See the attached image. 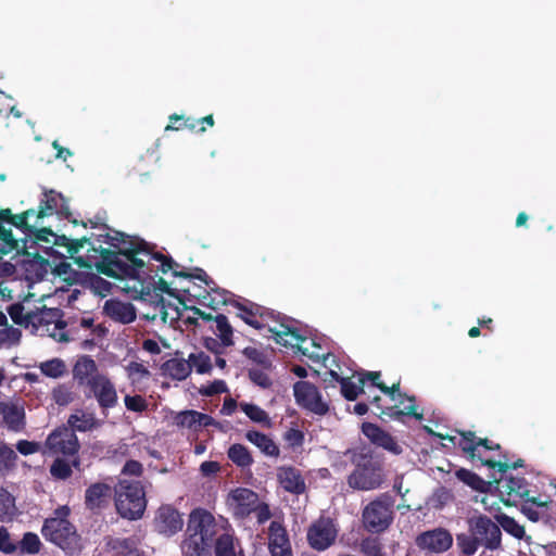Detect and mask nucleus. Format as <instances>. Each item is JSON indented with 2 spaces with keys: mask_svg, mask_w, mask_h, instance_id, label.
Returning <instances> with one entry per match:
<instances>
[{
  "mask_svg": "<svg viewBox=\"0 0 556 556\" xmlns=\"http://www.w3.org/2000/svg\"><path fill=\"white\" fill-rule=\"evenodd\" d=\"M105 232L92 233L91 239L110 244L114 250L100 248L98 270L116 279H135L144 271L147 264L141 252L148 251V242L139 237L128 236L122 231L108 232V225H101Z\"/></svg>",
  "mask_w": 556,
  "mask_h": 556,
  "instance_id": "1",
  "label": "nucleus"
},
{
  "mask_svg": "<svg viewBox=\"0 0 556 556\" xmlns=\"http://www.w3.org/2000/svg\"><path fill=\"white\" fill-rule=\"evenodd\" d=\"M231 305L238 309L237 316L249 326L255 329L267 328L274 334L276 343L286 348H296L306 354L300 346L306 341V337L291 326V320L287 316L248 300L232 301Z\"/></svg>",
  "mask_w": 556,
  "mask_h": 556,
  "instance_id": "2",
  "label": "nucleus"
},
{
  "mask_svg": "<svg viewBox=\"0 0 556 556\" xmlns=\"http://www.w3.org/2000/svg\"><path fill=\"white\" fill-rule=\"evenodd\" d=\"M468 531L456 534V544L463 556H472L480 546L496 551L502 546L500 526L486 515H473L467 519Z\"/></svg>",
  "mask_w": 556,
  "mask_h": 556,
  "instance_id": "3",
  "label": "nucleus"
},
{
  "mask_svg": "<svg viewBox=\"0 0 556 556\" xmlns=\"http://www.w3.org/2000/svg\"><path fill=\"white\" fill-rule=\"evenodd\" d=\"M55 517L47 518L41 533L43 538L62 548L67 554H74L81 549L80 535L75 526L67 520L70 508L62 506L55 510Z\"/></svg>",
  "mask_w": 556,
  "mask_h": 556,
  "instance_id": "4",
  "label": "nucleus"
},
{
  "mask_svg": "<svg viewBox=\"0 0 556 556\" xmlns=\"http://www.w3.org/2000/svg\"><path fill=\"white\" fill-rule=\"evenodd\" d=\"M493 482L496 491L500 493L501 501L506 506H514L517 503L527 500L528 503L535 505L538 508L547 507L548 500L541 496H531L529 483L523 477L506 475L493 476Z\"/></svg>",
  "mask_w": 556,
  "mask_h": 556,
  "instance_id": "5",
  "label": "nucleus"
},
{
  "mask_svg": "<svg viewBox=\"0 0 556 556\" xmlns=\"http://www.w3.org/2000/svg\"><path fill=\"white\" fill-rule=\"evenodd\" d=\"M115 506L123 518L129 520L141 518L147 506L141 483L139 481H121L118 489L115 491Z\"/></svg>",
  "mask_w": 556,
  "mask_h": 556,
  "instance_id": "6",
  "label": "nucleus"
},
{
  "mask_svg": "<svg viewBox=\"0 0 556 556\" xmlns=\"http://www.w3.org/2000/svg\"><path fill=\"white\" fill-rule=\"evenodd\" d=\"M143 262L148 264L144 258ZM152 271L153 269L151 268V266L147 265L144 267V271H142L140 276L138 278H135L134 280L141 281L140 300L153 304L154 308L159 309L162 319L166 321L167 312L165 306V300L162 294L166 293L169 296L176 298L179 300L180 303H182V300L177 293V290L172 289L169 287V283L164 278L160 277L155 281L154 277L151 276Z\"/></svg>",
  "mask_w": 556,
  "mask_h": 556,
  "instance_id": "7",
  "label": "nucleus"
},
{
  "mask_svg": "<svg viewBox=\"0 0 556 556\" xmlns=\"http://www.w3.org/2000/svg\"><path fill=\"white\" fill-rule=\"evenodd\" d=\"M393 500L383 494L368 503L362 513L364 529L369 533L384 532L393 521Z\"/></svg>",
  "mask_w": 556,
  "mask_h": 556,
  "instance_id": "8",
  "label": "nucleus"
},
{
  "mask_svg": "<svg viewBox=\"0 0 556 556\" xmlns=\"http://www.w3.org/2000/svg\"><path fill=\"white\" fill-rule=\"evenodd\" d=\"M67 330L62 334L64 341L83 339L85 346L94 344V339L103 338L108 329L102 325H96L90 316H75L65 321Z\"/></svg>",
  "mask_w": 556,
  "mask_h": 556,
  "instance_id": "9",
  "label": "nucleus"
},
{
  "mask_svg": "<svg viewBox=\"0 0 556 556\" xmlns=\"http://www.w3.org/2000/svg\"><path fill=\"white\" fill-rule=\"evenodd\" d=\"M141 256L147 257L146 262L148 263L149 266L151 260L161 263L157 270H155V274H157V271H161L163 274L172 271L174 277L198 279L204 282L206 286H210V283L213 282V279L208 277L206 271L200 267H194L192 271L179 270L178 268L180 267V265L178 263H176L170 256L164 255L161 252H154L153 247L150 243H148V251L141 252L139 254V257Z\"/></svg>",
  "mask_w": 556,
  "mask_h": 556,
  "instance_id": "10",
  "label": "nucleus"
},
{
  "mask_svg": "<svg viewBox=\"0 0 556 556\" xmlns=\"http://www.w3.org/2000/svg\"><path fill=\"white\" fill-rule=\"evenodd\" d=\"M348 483L356 490H374L382 483L381 467L371 458L362 457L348 478Z\"/></svg>",
  "mask_w": 556,
  "mask_h": 556,
  "instance_id": "11",
  "label": "nucleus"
},
{
  "mask_svg": "<svg viewBox=\"0 0 556 556\" xmlns=\"http://www.w3.org/2000/svg\"><path fill=\"white\" fill-rule=\"evenodd\" d=\"M296 403L304 409L325 416L329 412V405L321 397L317 387L308 381H298L293 386Z\"/></svg>",
  "mask_w": 556,
  "mask_h": 556,
  "instance_id": "12",
  "label": "nucleus"
},
{
  "mask_svg": "<svg viewBox=\"0 0 556 556\" xmlns=\"http://www.w3.org/2000/svg\"><path fill=\"white\" fill-rule=\"evenodd\" d=\"M58 215L61 218L70 220L73 225H78L77 219H72V212L65 197L53 189L45 190L40 199L38 211L36 212L37 219H42L47 216Z\"/></svg>",
  "mask_w": 556,
  "mask_h": 556,
  "instance_id": "13",
  "label": "nucleus"
},
{
  "mask_svg": "<svg viewBox=\"0 0 556 556\" xmlns=\"http://www.w3.org/2000/svg\"><path fill=\"white\" fill-rule=\"evenodd\" d=\"M46 446L52 454L75 456L79 452L80 443L72 429L62 426L54 429L48 435Z\"/></svg>",
  "mask_w": 556,
  "mask_h": 556,
  "instance_id": "14",
  "label": "nucleus"
},
{
  "mask_svg": "<svg viewBox=\"0 0 556 556\" xmlns=\"http://www.w3.org/2000/svg\"><path fill=\"white\" fill-rule=\"evenodd\" d=\"M86 397H94L99 407L104 412L117 405L118 395L115 384L106 375L97 376L86 388Z\"/></svg>",
  "mask_w": 556,
  "mask_h": 556,
  "instance_id": "15",
  "label": "nucleus"
},
{
  "mask_svg": "<svg viewBox=\"0 0 556 556\" xmlns=\"http://www.w3.org/2000/svg\"><path fill=\"white\" fill-rule=\"evenodd\" d=\"M337 529L329 518H319L307 530V542L316 551H325L333 544Z\"/></svg>",
  "mask_w": 556,
  "mask_h": 556,
  "instance_id": "16",
  "label": "nucleus"
},
{
  "mask_svg": "<svg viewBox=\"0 0 556 556\" xmlns=\"http://www.w3.org/2000/svg\"><path fill=\"white\" fill-rule=\"evenodd\" d=\"M416 544L420 549L431 553H443L452 546L453 536L447 530L437 528L420 533L416 538Z\"/></svg>",
  "mask_w": 556,
  "mask_h": 556,
  "instance_id": "17",
  "label": "nucleus"
},
{
  "mask_svg": "<svg viewBox=\"0 0 556 556\" xmlns=\"http://www.w3.org/2000/svg\"><path fill=\"white\" fill-rule=\"evenodd\" d=\"M187 532L203 536L206 540H213L216 533L214 516L203 508L193 509L189 515Z\"/></svg>",
  "mask_w": 556,
  "mask_h": 556,
  "instance_id": "18",
  "label": "nucleus"
},
{
  "mask_svg": "<svg viewBox=\"0 0 556 556\" xmlns=\"http://www.w3.org/2000/svg\"><path fill=\"white\" fill-rule=\"evenodd\" d=\"M362 432L375 446L381 447L393 455L402 454L403 448L395 438L378 425L364 422L362 425Z\"/></svg>",
  "mask_w": 556,
  "mask_h": 556,
  "instance_id": "19",
  "label": "nucleus"
},
{
  "mask_svg": "<svg viewBox=\"0 0 556 556\" xmlns=\"http://www.w3.org/2000/svg\"><path fill=\"white\" fill-rule=\"evenodd\" d=\"M184 520L180 513L172 505H162L154 517L155 530L165 535H173L180 531Z\"/></svg>",
  "mask_w": 556,
  "mask_h": 556,
  "instance_id": "20",
  "label": "nucleus"
},
{
  "mask_svg": "<svg viewBox=\"0 0 556 556\" xmlns=\"http://www.w3.org/2000/svg\"><path fill=\"white\" fill-rule=\"evenodd\" d=\"M277 480L288 493L301 495L306 491L305 478L300 469L293 466H280L277 469Z\"/></svg>",
  "mask_w": 556,
  "mask_h": 556,
  "instance_id": "21",
  "label": "nucleus"
},
{
  "mask_svg": "<svg viewBox=\"0 0 556 556\" xmlns=\"http://www.w3.org/2000/svg\"><path fill=\"white\" fill-rule=\"evenodd\" d=\"M112 497V488L110 484L104 482H96L90 484L85 492V505L86 507L98 513L105 506H108Z\"/></svg>",
  "mask_w": 556,
  "mask_h": 556,
  "instance_id": "22",
  "label": "nucleus"
},
{
  "mask_svg": "<svg viewBox=\"0 0 556 556\" xmlns=\"http://www.w3.org/2000/svg\"><path fill=\"white\" fill-rule=\"evenodd\" d=\"M214 123L215 122L212 114L195 119L192 117H186L185 115H178L175 113L169 116V124L165 127V131H178L188 129L193 132H204L206 130L204 125L213 127Z\"/></svg>",
  "mask_w": 556,
  "mask_h": 556,
  "instance_id": "23",
  "label": "nucleus"
},
{
  "mask_svg": "<svg viewBox=\"0 0 556 556\" xmlns=\"http://www.w3.org/2000/svg\"><path fill=\"white\" fill-rule=\"evenodd\" d=\"M230 496L235 505V515L240 518H245L253 513L258 500V496L254 491L245 488H238L233 490Z\"/></svg>",
  "mask_w": 556,
  "mask_h": 556,
  "instance_id": "24",
  "label": "nucleus"
},
{
  "mask_svg": "<svg viewBox=\"0 0 556 556\" xmlns=\"http://www.w3.org/2000/svg\"><path fill=\"white\" fill-rule=\"evenodd\" d=\"M102 375L99 372L97 363L89 355L80 356L73 367V378L79 387L87 388L92 379Z\"/></svg>",
  "mask_w": 556,
  "mask_h": 556,
  "instance_id": "25",
  "label": "nucleus"
},
{
  "mask_svg": "<svg viewBox=\"0 0 556 556\" xmlns=\"http://www.w3.org/2000/svg\"><path fill=\"white\" fill-rule=\"evenodd\" d=\"M104 313L111 319L122 324H130L137 317L136 309L131 303L118 300L106 301L104 304Z\"/></svg>",
  "mask_w": 556,
  "mask_h": 556,
  "instance_id": "26",
  "label": "nucleus"
},
{
  "mask_svg": "<svg viewBox=\"0 0 556 556\" xmlns=\"http://www.w3.org/2000/svg\"><path fill=\"white\" fill-rule=\"evenodd\" d=\"M24 255L28 257L24 260V268L28 276L36 280H42L48 274L50 263L39 253H29L24 251Z\"/></svg>",
  "mask_w": 556,
  "mask_h": 556,
  "instance_id": "27",
  "label": "nucleus"
},
{
  "mask_svg": "<svg viewBox=\"0 0 556 556\" xmlns=\"http://www.w3.org/2000/svg\"><path fill=\"white\" fill-rule=\"evenodd\" d=\"M24 305L21 302L13 303L8 307V314L10 315L11 319L14 324L20 326H29L43 323H48V320L38 312L31 311L26 314H24Z\"/></svg>",
  "mask_w": 556,
  "mask_h": 556,
  "instance_id": "28",
  "label": "nucleus"
},
{
  "mask_svg": "<svg viewBox=\"0 0 556 556\" xmlns=\"http://www.w3.org/2000/svg\"><path fill=\"white\" fill-rule=\"evenodd\" d=\"M245 439L250 443L257 446L261 450V452L267 456L278 457L280 455V450L278 445L274 442V440L269 435L261 431L249 430L245 433Z\"/></svg>",
  "mask_w": 556,
  "mask_h": 556,
  "instance_id": "29",
  "label": "nucleus"
},
{
  "mask_svg": "<svg viewBox=\"0 0 556 556\" xmlns=\"http://www.w3.org/2000/svg\"><path fill=\"white\" fill-rule=\"evenodd\" d=\"M161 369L165 376L181 381L191 374V364L189 359L173 357L164 362Z\"/></svg>",
  "mask_w": 556,
  "mask_h": 556,
  "instance_id": "30",
  "label": "nucleus"
},
{
  "mask_svg": "<svg viewBox=\"0 0 556 556\" xmlns=\"http://www.w3.org/2000/svg\"><path fill=\"white\" fill-rule=\"evenodd\" d=\"M212 542L213 540H206L203 536L188 534L181 547L186 556H211Z\"/></svg>",
  "mask_w": 556,
  "mask_h": 556,
  "instance_id": "31",
  "label": "nucleus"
},
{
  "mask_svg": "<svg viewBox=\"0 0 556 556\" xmlns=\"http://www.w3.org/2000/svg\"><path fill=\"white\" fill-rule=\"evenodd\" d=\"M455 476L459 481H462L466 485L470 486L472 490L479 491V492H486L491 488V485L494 483L493 482L494 475H492L490 477L491 478L490 481H485L480 476H478L473 471L466 469V468H460V469L456 470Z\"/></svg>",
  "mask_w": 556,
  "mask_h": 556,
  "instance_id": "32",
  "label": "nucleus"
},
{
  "mask_svg": "<svg viewBox=\"0 0 556 556\" xmlns=\"http://www.w3.org/2000/svg\"><path fill=\"white\" fill-rule=\"evenodd\" d=\"M227 456L238 468H250L253 463V456L249 448L240 443H233L228 447Z\"/></svg>",
  "mask_w": 556,
  "mask_h": 556,
  "instance_id": "33",
  "label": "nucleus"
},
{
  "mask_svg": "<svg viewBox=\"0 0 556 556\" xmlns=\"http://www.w3.org/2000/svg\"><path fill=\"white\" fill-rule=\"evenodd\" d=\"M291 544L288 531L282 522L273 520L268 527V549Z\"/></svg>",
  "mask_w": 556,
  "mask_h": 556,
  "instance_id": "34",
  "label": "nucleus"
},
{
  "mask_svg": "<svg viewBox=\"0 0 556 556\" xmlns=\"http://www.w3.org/2000/svg\"><path fill=\"white\" fill-rule=\"evenodd\" d=\"M213 286H215L214 281L207 286L211 291H206L205 295L199 294V296L203 299L201 304L206 305L215 311L218 309L220 305H231L233 300L228 299L229 292L226 290H219Z\"/></svg>",
  "mask_w": 556,
  "mask_h": 556,
  "instance_id": "35",
  "label": "nucleus"
},
{
  "mask_svg": "<svg viewBox=\"0 0 556 556\" xmlns=\"http://www.w3.org/2000/svg\"><path fill=\"white\" fill-rule=\"evenodd\" d=\"M67 424L70 429L80 432L89 431L98 426V422L93 416V414L85 413L79 410L75 414L70 415L67 419Z\"/></svg>",
  "mask_w": 556,
  "mask_h": 556,
  "instance_id": "36",
  "label": "nucleus"
},
{
  "mask_svg": "<svg viewBox=\"0 0 556 556\" xmlns=\"http://www.w3.org/2000/svg\"><path fill=\"white\" fill-rule=\"evenodd\" d=\"M3 421L12 431H21L24 428V412L15 405H3L1 408Z\"/></svg>",
  "mask_w": 556,
  "mask_h": 556,
  "instance_id": "37",
  "label": "nucleus"
},
{
  "mask_svg": "<svg viewBox=\"0 0 556 556\" xmlns=\"http://www.w3.org/2000/svg\"><path fill=\"white\" fill-rule=\"evenodd\" d=\"M214 321L216 324L214 332L219 338L222 346H231L233 344V328L227 316L224 314H217L214 317Z\"/></svg>",
  "mask_w": 556,
  "mask_h": 556,
  "instance_id": "38",
  "label": "nucleus"
},
{
  "mask_svg": "<svg viewBox=\"0 0 556 556\" xmlns=\"http://www.w3.org/2000/svg\"><path fill=\"white\" fill-rule=\"evenodd\" d=\"M382 415H387L391 419L399 421H402L404 416L414 417L416 420H421L424 418V414L417 412L416 402H410V404L404 409H399L397 406L386 407L378 414L379 417Z\"/></svg>",
  "mask_w": 556,
  "mask_h": 556,
  "instance_id": "39",
  "label": "nucleus"
},
{
  "mask_svg": "<svg viewBox=\"0 0 556 556\" xmlns=\"http://www.w3.org/2000/svg\"><path fill=\"white\" fill-rule=\"evenodd\" d=\"M14 496L5 489L0 488V521H11L16 515Z\"/></svg>",
  "mask_w": 556,
  "mask_h": 556,
  "instance_id": "40",
  "label": "nucleus"
},
{
  "mask_svg": "<svg viewBox=\"0 0 556 556\" xmlns=\"http://www.w3.org/2000/svg\"><path fill=\"white\" fill-rule=\"evenodd\" d=\"M241 410L254 422L270 427V418L268 414L256 404L241 402L239 404Z\"/></svg>",
  "mask_w": 556,
  "mask_h": 556,
  "instance_id": "41",
  "label": "nucleus"
},
{
  "mask_svg": "<svg viewBox=\"0 0 556 556\" xmlns=\"http://www.w3.org/2000/svg\"><path fill=\"white\" fill-rule=\"evenodd\" d=\"M495 518L500 528L502 527L504 531L514 538L521 540L525 536V527L519 525L513 517L505 514H500L496 515Z\"/></svg>",
  "mask_w": 556,
  "mask_h": 556,
  "instance_id": "42",
  "label": "nucleus"
},
{
  "mask_svg": "<svg viewBox=\"0 0 556 556\" xmlns=\"http://www.w3.org/2000/svg\"><path fill=\"white\" fill-rule=\"evenodd\" d=\"M112 549L115 556H136L141 555L138 551V543L135 538L117 539L112 543Z\"/></svg>",
  "mask_w": 556,
  "mask_h": 556,
  "instance_id": "43",
  "label": "nucleus"
},
{
  "mask_svg": "<svg viewBox=\"0 0 556 556\" xmlns=\"http://www.w3.org/2000/svg\"><path fill=\"white\" fill-rule=\"evenodd\" d=\"M199 412L194 409H187L177 413L174 416V425L178 428H187L198 432Z\"/></svg>",
  "mask_w": 556,
  "mask_h": 556,
  "instance_id": "44",
  "label": "nucleus"
},
{
  "mask_svg": "<svg viewBox=\"0 0 556 556\" xmlns=\"http://www.w3.org/2000/svg\"><path fill=\"white\" fill-rule=\"evenodd\" d=\"M17 455L5 442L0 441V472H9L16 466Z\"/></svg>",
  "mask_w": 556,
  "mask_h": 556,
  "instance_id": "45",
  "label": "nucleus"
},
{
  "mask_svg": "<svg viewBox=\"0 0 556 556\" xmlns=\"http://www.w3.org/2000/svg\"><path fill=\"white\" fill-rule=\"evenodd\" d=\"M503 457H504L503 460H493V459H483V458H479V460L481 462V464L483 466H488L489 468H492V469L497 468L500 476L509 475L508 469H517V468L525 466V460L521 458L517 459L513 464H509L506 456H503Z\"/></svg>",
  "mask_w": 556,
  "mask_h": 556,
  "instance_id": "46",
  "label": "nucleus"
},
{
  "mask_svg": "<svg viewBox=\"0 0 556 556\" xmlns=\"http://www.w3.org/2000/svg\"><path fill=\"white\" fill-rule=\"evenodd\" d=\"M358 384L352 382L349 378L341 379V393L348 401H355L361 393H364L365 379L358 378Z\"/></svg>",
  "mask_w": 556,
  "mask_h": 556,
  "instance_id": "47",
  "label": "nucleus"
},
{
  "mask_svg": "<svg viewBox=\"0 0 556 556\" xmlns=\"http://www.w3.org/2000/svg\"><path fill=\"white\" fill-rule=\"evenodd\" d=\"M40 371L50 378H60L66 372V365L61 358L46 361L39 366Z\"/></svg>",
  "mask_w": 556,
  "mask_h": 556,
  "instance_id": "48",
  "label": "nucleus"
},
{
  "mask_svg": "<svg viewBox=\"0 0 556 556\" xmlns=\"http://www.w3.org/2000/svg\"><path fill=\"white\" fill-rule=\"evenodd\" d=\"M460 440L458 442L459 447L463 450L464 453H466L471 459L475 458H481L476 454L478 444V439L475 435V432L472 431H464L460 432Z\"/></svg>",
  "mask_w": 556,
  "mask_h": 556,
  "instance_id": "49",
  "label": "nucleus"
},
{
  "mask_svg": "<svg viewBox=\"0 0 556 556\" xmlns=\"http://www.w3.org/2000/svg\"><path fill=\"white\" fill-rule=\"evenodd\" d=\"M50 473L55 479L66 480L73 473L72 465L65 458L56 457L50 466Z\"/></svg>",
  "mask_w": 556,
  "mask_h": 556,
  "instance_id": "50",
  "label": "nucleus"
},
{
  "mask_svg": "<svg viewBox=\"0 0 556 556\" xmlns=\"http://www.w3.org/2000/svg\"><path fill=\"white\" fill-rule=\"evenodd\" d=\"M401 381L397 380L395 383H393L391 387H388L387 384H378V389L389 395L391 400L397 401L400 404H403L405 400L408 402H416V397L414 395H407L406 393H402L400 391Z\"/></svg>",
  "mask_w": 556,
  "mask_h": 556,
  "instance_id": "51",
  "label": "nucleus"
},
{
  "mask_svg": "<svg viewBox=\"0 0 556 556\" xmlns=\"http://www.w3.org/2000/svg\"><path fill=\"white\" fill-rule=\"evenodd\" d=\"M41 542L34 532H26L20 542V552L22 554H37L40 552Z\"/></svg>",
  "mask_w": 556,
  "mask_h": 556,
  "instance_id": "52",
  "label": "nucleus"
},
{
  "mask_svg": "<svg viewBox=\"0 0 556 556\" xmlns=\"http://www.w3.org/2000/svg\"><path fill=\"white\" fill-rule=\"evenodd\" d=\"M0 254H8L18 249V241L14 238L12 230L0 224Z\"/></svg>",
  "mask_w": 556,
  "mask_h": 556,
  "instance_id": "53",
  "label": "nucleus"
},
{
  "mask_svg": "<svg viewBox=\"0 0 556 556\" xmlns=\"http://www.w3.org/2000/svg\"><path fill=\"white\" fill-rule=\"evenodd\" d=\"M188 359L198 374H208L212 370L211 358L204 352L191 353Z\"/></svg>",
  "mask_w": 556,
  "mask_h": 556,
  "instance_id": "54",
  "label": "nucleus"
},
{
  "mask_svg": "<svg viewBox=\"0 0 556 556\" xmlns=\"http://www.w3.org/2000/svg\"><path fill=\"white\" fill-rule=\"evenodd\" d=\"M215 556H237L233 546V539L230 534L219 535L215 543Z\"/></svg>",
  "mask_w": 556,
  "mask_h": 556,
  "instance_id": "55",
  "label": "nucleus"
},
{
  "mask_svg": "<svg viewBox=\"0 0 556 556\" xmlns=\"http://www.w3.org/2000/svg\"><path fill=\"white\" fill-rule=\"evenodd\" d=\"M359 549L365 556H378L383 552V545L379 538L367 536L361 541Z\"/></svg>",
  "mask_w": 556,
  "mask_h": 556,
  "instance_id": "56",
  "label": "nucleus"
},
{
  "mask_svg": "<svg viewBox=\"0 0 556 556\" xmlns=\"http://www.w3.org/2000/svg\"><path fill=\"white\" fill-rule=\"evenodd\" d=\"M242 353L247 358L260 365L263 369L271 368V361L263 351L253 346H247L243 349Z\"/></svg>",
  "mask_w": 556,
  "mask_h": 556,
  "instance_id": "57",
  "label": "nucleus"
},
{
  "mask_svg": "<svg viewBox=\"0 0 556 556\" xmlns=\"http://www.w3.org/2000/svg\"><path fill=\"white\" fill-rule=\"evenodd\" d=\"M52 399L58 405L66 406L74 401L75 394L71 387L59 384L52 390Z\"/></svg>",
  "mask_w": 556,
  "mask_h": 556,
  "instance_id": "58",
  "label": "nucleus"
},
{
  "mask_svg": "<svg viewBox=\"0 0 556 556\" xmlns=\"http://www.w3.org/2000/svg\"><path fill=\"white\" fill-rule=\"evenodd\" d=\"M89 285L91 291L101 298H105L109 293H111L112 290L111 282L98 275H92L89 278Z\"/></svg>",
  "mask_w": 556,
  "mask_h": 556,
  "instance_id": "59",
  "label": "nucleus"
},
{
  "mask_svg": "<svg viewBox=\"0 0 556 556\" xmlns=\"http://www.w3.org/2000/svg\"><path fill=\"white\" fill-rule=\"evenodd\" d=\"M124 404L127 410L135 413H143L149 407L148 401L142 395L139 394L126 395L124 397Z\"/></svg>",
  "mask_w": 556,
  "mask_h": 556,
  "instance_id": "60",
  "label": "nucleus"
},
{
  "mask_svg": "<svg viewBox=\"0 0 556 556\" xmlns=\"http://www.w3.org/2000/svg\"><path fill=\"white\" fill-rule=\"evenodd\" d=\"M34 215H36V211L33 208L26 210L17 215H13L11 225L23 230L25 233H28V231L33 230V226L28 224L27 219Z\"/></svg>",
  "mask_w": 556,
  "mask_h": 556,
  "instance_id": "61",
  "label": "nucleus"
},
{
  "mask_svg": "<svg viewBox=\"0 0 556 556\" xmlns=\"http://www.w3.org/2000/svg\"><path fill=\"white\" fill-rule=\"evenodd\" d=\"M249 379L256 386L268 389L271 387L273 381L270 377L263 370L257 368H251L248 371Z\"/></svg>",
  "mask_w": 556,
  "mask_h": 556,
  "instance_id": "62",
  "label": "nucleus"
},
{
  "mask_svg": "<svg viewBox=\"0 0 556 556\" xmlns=\"http://www.w3.org/2000/svg\"><path fill=\"white\" fill-rule=\"evenodd\" d=\"M225 392H228V388L224 380H214L207 386H202L199 389V393L203 396H213Z\"/></svg>",
  "mask_w": 556,
  "mask_h": 556,
  "instance_id": "63",
  "label": "nucleus"
},
{
  "mask_svg": "<svg viewBox=\"0 0 556 556\" xmlns=\"http://www.w3.org/2000/svg\"><path fill=\"white\" fill-rule=\"evenodd\" d=\"M22 332L13 326H4L0 329V343L17 344L21 340Z\"/></svg>",
  "mask_w": 556,
  "mask_h": 556,
  "instance_id": "64",
  "label": "nucleus"
}]
</instances>
